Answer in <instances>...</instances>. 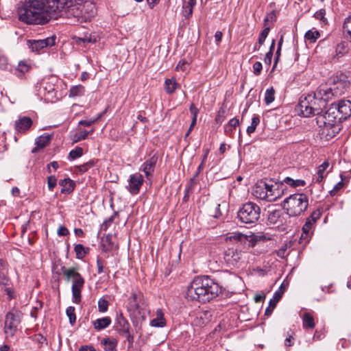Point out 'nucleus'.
Listing matches in <instances>:
<instances>
[{
	"instance_id": "1",
	"label": "nucleus",
	"mask_w": 351,
	"mask_h": 351,
	"mask_svg": "<svg viewBox=\"0 0 351 351\" xmlns=\"http://www.w3.org/2000/svg\"><path fill=\"white\" fill-rule=\"evenodd\" d=\"M62 5L60 0H25L17 13L19 20L26 23L45 24L57 18Z\"/></svg>"
},
{
	"instance_id": "2",
	"label": "nucleus",
	"mask_w": 351,
	"mask_h": 351,
	"mask_svg": "<svg viewBox=\"0 0 351 351\" xmlns=\"http://www.w3.org/2000/svg\"><path fill=\"white\" fill-rule=\"evenodd\" d=\"M62 5L60 0H25L17 13L19 20L26 23L45 24L57 18Z\"/></svg>"
},
{
	"instance_id": "3",
	"label": "nucleus",
	"mask_w": 351,
	"mask_h": 351,
	"mask_svg": "<svg viewBox=\"0 0 351 351\" xmlns=\"http://www.w3.org/2000/svg\"><path fill=\"white\" fill-rule=\"evenodd\" d=\"M221 291V287L213 279L206 276H198L187 287L186 297L204 303L216 298Z\"/></svg>"
},
{
	"instance_id": "4",
	"label": "nucleus",
	"mask_w": 351,
	"mask_h": 351,
	"mask_svg": "<svg viewBox=\"0 0 351 351\" xmlns=\"http://www.w3.org/2000/svg\"><path fill=\"white\" fill-rule=\"evenodd\" d=\"M62 7L59 13L64 12L67 18H74L75 21L84 23L90 21L96 14L95 5L89 1L60 0Z\"/></svg>"
},
{
	"instance_id": "5",
	"label": "nucleus",
	"mask_w": 351,
	"mask_h": 351,
	"mask_svg": "<svg viewBox=\"0 0 351 351\" xmlns=\"http://www.w3.org/2000/svg\"><path fill=\"white\" fill-rule=\"evenodd\" d=\"M308 199L303 193H295L289 195L282 203L283 208L290 217H295L303 213L307 208Z\"/></svg>"
},
{
	"instance_id": "6",
	"label": "nucleus",
	"mask_w": 351,
	"mask_h": 351,
	"mask_svg": "<svg viewBox=\"0 0 351 351\" xmlns=\"http://www.w3.org/2000/svg\"><path fill=\"white\" fill-rule=\"evenodd\" d=\"M61 271L67 282L72 281L73 301L75 303H79L82 298V290L85 283L84 278L78 272L77 268L75 267L66 268L63 266L61 267Z\"/></svg>"
},
{
	"instance_id": "7",
	"label": "nucleus",
	"mask_w": 351,
	"mask_h": 351,
	"mask_svg": "<svg viewBox=\"0 0 351 351\" xmlns=\"http://www.w3.org/2000/svg\"><path fill=\"white\" fill-rule=\"evenodd\" d=\"M337 114L338 111H336L335 107H333L332 105L325 112H323L321 110L316 117L317 125L320 128H324L326 130L332 129V132H337V130H339L337 123L341 122Z\"/></svg>"
},
{
	"instance_id": "8",
	"label": "nucleus",
	"mask_w": 351,
	"mask_h": 351,
	"mask_svg": "<svg viewBox=\"0 0 351 351\" xmlns=\"http://www.w3.org/2000/svg\"><path fill=\"white\" fill-rule=\"evenodd\" d=\"M301 113L304 117L317 115L324 104L318 99L314 93H311L300 99L299 103Z\"/></svg>"
},
{
	"instance_id": "9",
	"label": "nucleus",
	"mask_w": 351,
	"mask_h": 351,
	"mask_svg": "<svg viewBox=\"0 0 351 351\" xmlns=\"http://www.w3.org/2000/svg\"><path fill=\"white\" fill-rule=\"evenodd\" d=\"M260 215V207L255 203L247 202L239 209L237 217L242 223L251 224L258 220Z\"/></svg>"
},
{
	"instance_id": "10",
	"label": "nucleus",
	"mask_w": 351,
	"mask_h": 351,
	"mask_svg": "<svg viewBox=\"0 0 351 351\" xmlns=\"http://www.w3.org/2000/svg\"><path fill=\"white\" fill-rule=\"evenodd\" d=\"M21 313L17 310L8 312L5 317L4 332L6 337H13L21 322Z\"/></svg>"
},
{
	"instance_id": "11",
	"label": "nucleus",
	"mask_w": 351,
	"mask_h": 351,
	"mask_svg": "<svg viewBox=\"0 0 351 351\" xmlns=\"http://www.w3.org/2000/svg\"><path fill=\"white\" fill-rule=\"evenodd\" d=\"M335 97L345 93L350 87V81L345 74L341 73L334 76L329 84Z\"/></svg>"
},
{
	"instance_id": "12",
	"label": "nucleus",
	"mask_w": 351,
	"mask_h": 351,
	"mask_svg": "<svg viewBox=\"0 0 351 351\" xmlns=\"http://www.w3.org/2000/svg\"><path fill=\"white\" fill-rule=\"evenodd\" d=\"M158 155L154 153L152 156L147 158L141 166L140 171H142L146 178L150 180L155 171V167L158 161Z\"/></svg>"
},
{
	"instance_id": "13",
	"label": "nucleus",
	"mask_w": 351,
	"mask_h": 351,
	"mask_svg": "<svg viewBox=\"0 0 351 351\" xmlns=\"http://www.w3.org/2000/svg\"><path fill=\"white\" fill-rule=\"evenodd\" d=\"M335 107L336 111H338V117L341 121L346 120L351 115V101L349 100H340L337 103L332 104Z\"/></svg>"
},
{
	"instance_id": "14",
	"label": "nucleus",
	"mask_w": 351,
	"mask_h": 351,
	"mask_svg": "<svg viewBox=\"0 0 351 351\" xmlns=\"http://www.w3.org/2000/svg\"><path fill=\"white\" fill-rule=\"evenodd\" d=\"M55 37H48L42 40H28L27 45L32 51L39 52L45 47L55 45Z\"/></svg>"
},
{
	"instance_id": "15",
	"label": "nucleus",
	"mask_w": 351,
	"mask_h": 351,
	"mask_svg": "<svg viewBox=\"0 0 351 351\" xmlns=\"http://www.w3.org/2000/svg\"><path fill=\"white\" fill-rule=\"evenodd\" d=\"M313 93L324 104L325 102L332 99L333 97H335L330 84L328 83L322 84Z\"/></svg>"
},
{
	"instance_id": "16",
	"label": "nucleus",
	"mask_w": 351,
	"mask_h": 351,
	"mask_svg": "<svg viewBox=\"0 0 351 351\" xmlns=\"http://www.w3.org/2000/svg\"><path fill=\"white\" fill-rule=\"evenodd\" d=\"M143 183V176L140 173L130 175L127 189L132 194H137Z\"/></svg>"
},
{
	"instance_id": "17",
	"label": "nucleus",
	"mask_w": 351,
	"mask_h": 351,
	"mask_svg": "<svg viewBox=\"0 0 351 351\" xmlns=\"http://www.w3.org/2000/svg\"><path fill=\"white\" fill-rule=\"evenodd\" d=\"M43 84H45L43 87V94L45 100L51 102L56 101L58 97L56 85H53L51 81L44 82Z\"/></svg>"
},
{
	"instance_id": "18",
	"label": "nucleus",
	"mask_w": 351,
	"mask_h": 351,
	"mask_svg": "<svg viewBox=\"0 0 351 351\" xmlns=\"http://www.w3.org/2000/svg\"><path fill=\"white\" fill-rule=\"evenodd\" d=\"M241 258V253L234 249L229 248L224 253V259L227 263L234 265Z\"/></svg>"
},
{
	"instance_id": "19",
	"label": "nucleus",
	"mask_w": 351,
	"mask_h": 351,
	"mask_svg": "<svg viewBox=\"0 0 351 351\" xmlns=\"http://www.w3.org/2000/svg\"><path fill=\"white\" fill-rule=\"evenodd\" d=\"M267 189V182H258L253 189V195L257 198L265 200L268 197Z\"/></svg>"
},
{
	"instance_id": "20",
	"label": "nucleus",
	"mask_w": 351,
	"mask_h": 351,
	"mask_svg": "<svg viewBox=\"0 0 351 351\" xmlns=\"http://www.w3.org/2000/svg\"><path fill=\"white\" fill-rule=\"evenodd\" d=\"M32 125V119L29 117H23L15 122V129L18 132L23 133L28 130Z\"/></svg>"
},
{
	"instance_id": "21",
	"label": "nucleus",
	"mask_w": 351,
	"mask_h": 351,
	"mask_svg": "<svg viewBox=\"0 0 351 351\" xmlns=\"http://www.w3.org/2000/svg\"><path fill=\"white\" fill-rule=\"evenodd\" d=\"M116 329L120 335L127 333L130 330V324L122 314H119L117 316Z\"/></svg>"
},
{
	"instance_id": "22",
	"label": "nucleus",
	"mask_w": 351,
	"mask_h": 351,
	"mask_svg": "<svg viewBox=\"0 0 351 351\" xmlns=\"http://www.w3.org/2000/svg\"><path fill=\"white\" fill-rule=\"evenodd\" d=\"M225 240L232 243H245L248 240V237L240 232H232L226 234Z\"/></svg>"
},
{
	"instance_id": "23",
	"label": "nucleus",
	"mask_w": 351,
	"mask_h": 351,
	"mask_svg": "<svg viewBox=\"0 0 351 351\" xmlns=\"http://www.w3.org/2000/svg\"><path fill=\"white\" fill-rule=\"evenodd\" d=\"M283 215V213L281 210H273L269 211L267 219L270 223L281 225L284 220Z\"/></svg>"
},
{
	"instance_id": "24",
	"label": "nucleus",
	"mask_w": 351,
	"mask_h": 351,
	"mask_svg": "<svg viewBox=\"0 0 351 351\" xmlns=\"http://www.w3.org/2000/svg\"><path fill=\"white\" fill-rule=\"evenodd\" d=\"M267 188L268 197L265 198L266 201L274 202L280 197V192L276 184L267 183Z\"/></svg>"
},
{
	"instance_id": "25",
	"label": "nucleus",
	"mask_w": 351,
	"mask_h": 351,
	"mask_svg": "<svg viewBox=\"0 0 351 351\" xmlns=\"http://www.w3.org/2000/svg\"><path fill=\"white\" fill-rule=\"evenodd\" d=\"M329 167V162L328 161H324L322 165H320L317 167V171L316 175L314 176L313 180L320 183L322 182L323 179L326 177V174L325 173L326 170Z\"/></svg>"
},
{
	"instance_id": "26",
	"label": "nucleus",
	"mask_w": 351,
	"mask_h": 351,
	"mask_svg": "<svg viewBox=\"0 0 351 351\" xmlns=\"http://www.w3.org/2000/svg\"><path fill=\"white\" fill-rule=\"evenodd\" d=\"M59 184L62 186L61 193L68 194L74 190L75 186V182L69 178L60 180Z\"/></svg>"
},
{
	"instance_id": "27",
	"label": "nucleus",
	"mask_w": 351,
	"mask_h": 351,
	"mask_svg": "<svg viewBox=\"0 0 351 351\" xmlns=\"http://www.w3.org/2000/svg\"><path fill=\"white\" fill-rule=\"evenodd\" d=\"M105 351H117V341L116 339L105 337L101 341Z\"/></svg>"
},
{
	"instance_id": "28",
	"label": "nucleus",
	"mask_w": 351,
	"mask_h": 351,
	"mask_svg": "<svg viewBox=\"0 0 351 351\" xmlns=\"http://www.w3.org/2000/svg\"><path fill=\"white\" fill-rule=\"evenodd\" d=\"M156 318L151 321V325L154 327H163L166 324L164 314L161 309H158L156 313Z\"/></svg>"
},
{
	"instance_id": "29",
	"label": "nucleus",
	"mask_w": 351,
	"mask_h": 351,
	"mask_svg": "<svg viewBox=\"0 0 351 351\" xmlns=\"http://www.w3.org/2000/svg\"><path fill=\"white\" fill-rule=\"evenodd\" d=\"M111 324V319L109 317L99 318L93 322L95 330H101L107 328Z\"/></svg>"
},
{
	"instance_id": "30",
	"label": "nucleus",
	"mask_w": 351,
	"mask_h": 351,
	"mask_svg": "<svg viewBox=\"0 0 351 351\" xmlns=\"http://www.w3.org/2000/svg\"><path fill=\"white\" fill-rule=\"evenodd\" d=\"M196 4V0H188L183 4V15L185 18H189L193 14V8Z\"/></svg>"
},
{
	"instance_id": "31",
	"label": "nucleus",
	"mask_w": 351,
	"mask_h": 351,
	"mask_svg": "<svg viewBox=\"0 0 351 351\" xmlns=\"http://www.w3.org/2000/svg\"><path fill=\"white\" fill-rule=\"evenodd\" d=\"M343 33L345 38L351 42V15L346 17L343 21Z\"/></svg>"
},
{
	"instance_id": "32",
	"label": "nucleus",
	"mask_w": 351,
	"mask_h": 351,
	"mask_svg": "<svg viewBox=\"0 0 351 351\" xmlns=\"http://www.w3.org/2000/svg\"><path fill=\"white\" fill-rule=\"evenodd\" d=\"M166 92L169 94H172L174 91L180 87L174 78L167 79L165 82Z\"/></svg>"
},
{
	"instance_id": "33",
	"label": "nucleus",
	"mask_w": 351,
	"mask_h": 351,
	"mask_svg": "<svg viewBox=\"0 0 351 351\" xmlns=\"http://www.w3.org/2000/svg\"><path fill=\"white\" fill-rule=\"evenodd\" d=\"M319 32L315 28H313L312 29H310L306 32L304 38L311 43H314L319 38Z\"/></svg>"
},
{
	"instance_id": "34",
	"label": "nucleus",
	"mask_w": 351,
	"mask_h": 351,
	"mask_svg": "<svg viewBox=\"0 0 351 351\" xmlns=\"http://www.w3.org/2000/svg\"><path fill=\"white\" fill-rule=\"evenodd\" d=\"M239 125V121L237 118L231 119L228 123L224 126V130L226 134L231 136L234 130Z\"/></svg>"
},
{
	"instance_id": "35",
	"label": "nucleus",
	"mask_w": 351,
	"mask_h": 351,
	"mask_svg": "<svg viewBox=\"0 0 351 351\" xmlns=\"http://www.w3.org/2000/svg\"><path fill=\"white\" fill-rule=\"evenodd\" d=\"M85 88L82 85H76L73 86L70 88L69 90V97H80L84 94Z\"/></svg>"
},
{
	"instance_id": "36",
	"label": "nucleus",
	"mask_w": 351,
	"mask_h": 351,
	"mask_svg": "<svg viewBox=\"0 0 351 351\" xmlns=\"http://www.w3.org/2000/svg\"><path fill=\"white\" fill-rule=\"evenodd\" d=\"M302 324L304 328H313L315 327L313 317L309 313H305L304 314Z\"/></svg>"
},
{
	"instance_id": "37",
	"label": "nucleus",
	"mask_w": 351,
	"mask_h": 351,
	"mask_svg": "<svg viewBox=\"0 0 351 351\" xmlns=\"http://www.w3.org/2000/svg\"><path fill=\"white\" fill-rule=\"evenodd\" d=\"M283 182L293 187L304 186L306 184L303 180H293L289 177L285 178Z\"/></svg>"
},
{
	"instance_id": "38",
	"label": "nucleus",
	"mask_w": 351,
	"mask_h": 351,
	"mask_svg": "<svg viewBox=\"0 0 351 351\" xmlns=\"http://www.w3.org/2000/svg\"><path fill=\"white\" fill-rule=\"evenodd\" d=\"M348 51V45L345 42L339 43L335 49L336 56L337 58L343 56Z\"/></svg>"
},
{
	"instance_id": "39",
	"label": "nucleus",
	"mask_w": 351,
	"mask_h": 351,
	"mask_svg": "<svg viewBox=\"0 0 351 351\" xmlns=\"http://www.w3.org/2000/svg\"><path fill=\"white\" fill-rule=\"evenodd\" d=\"M88 249H85L83 245L77 244L74 247V251L76 254V258L78 259H82L87 254Z\"/></svg>"
},
{
	"instance_id": "40",
	"label": "nucleus",
	"mask_w": 351,
	"mask_h": 351,
	"mask_svg": "<svg viewBox=\"0 0 351 351\" xmlns=\"http://www.w3.org/2000/svg\"><path fill=\"white\" fill-rule=\"evenodd\" d=\"M51 138V137L49 135L40 136V137L38 138L36 142L37 147L38 148L45 147L50 142Z\"/></svg>"
},
{
	"instance_id": "41",
	"label": "nucleus",
	"mask_w": 351,
	"mask_h": 351,
	"mask_svg": "<svg viewBox=\"0 0 351 351\" xmlns=\"http://www.w3.org/2000/svg\"><path fill=\"white\" fill-rule=\"evenodd\" d=\"M275 90L273 87L267 88L265 94V101L267 104H269L274 101Z\"/></svg>"
},
{
	"instance_id": "42",
	"label": "nucleus",
	"mask_w": 351,
	"mask_h": 351,
	"mask_svg": "<svg viewBox=\"0 0 351 351\" xmlns=\"http://www.w3.org/2000/svg\"><path fill=\"white\" fill-rule=\"evenodd\" d=\"M326 10L325 9H320L314 14V17L320 21L322 25H327L328 21L326 18Z\"/></svg>"
},
{
	"instance_id": "43",
	"label": "nucleus",
	"mask_w": 351,
	"mask_h": 351,
	"mask_svg": "<svg viewBox=\"0 0 351 351\" xmlns=\"http://www.w3.org/2000/svg\"><path fill=\"white\" fill-rule=\"evenodd\" d=\"M30 69V64L27 61H20L16 71L21 74L28 72Z\"/></svg>"
},
{
	"instance_id": "44",
	"label": "nucleus",
	"mask_w": 351,
	"mask_h": 351,
	"mask_svg": "<svg viewBox=\"0 0 351 351\" xmlns=\"http://www.w3.org/2000/svg\"><path fill=\"white\" fill-rule=\"evenodd\" d=\"M259 123H260V119H259L258 116L253 117V118L252 119L251 125L250 126H248L247 128V133L250 135L251 134L254 133L255 132L256 128L259 124Z\"/></svg>"
},
{
	"instance_id": "45",
	"label": "nucleus",
	"mask_w": 351,
	"mask_h": 351,
	"mask_svg": "<svg viewBox=\"0 0 351 351\" xmlns=\"http://www.w3.org/2000/svg\"><path fill=\"white\" fill-rule=\"evenodd\" d=\"M83 154V149L80 147H77L75 149H72L69 154V158L71 160H75L81 157Z\"/></svg>"
},
{
	"instance_id": "46",
	"label": "nucleus",
	"mask_w": 351,
	"mask_h": 351,
	"mask_svg": "<svg viewBox=\"0 0 351 351\" xmlns=\"http://www.w3.org/2000/svg\"><path fill=\"white\" fill-rule=\"evenodd\" d=\"M282 295V293L280 291H277L274 293L273 298L270 300L269 304L270 307L275 308L277 303L280 301Z\"/></svg>"
},
{
	"instance_id": "47",
	"label": "nucleus",
	"mask_w": 351,
	"mask_h": 351,
	"mask_svg": "<svg viewBox=\"0 0 351 351\" xmlns=\"http://www.w3.org/2000/svg\"><path fill=\"white\" fill-rule=\"evenodd\" d=\"M97 161V160H90L88 162H87L82 165H80L78 167L79 171H80L81 173H85L86 171H87L88 170V169L94 167L96 165Z\"/></svg>"
},
{
	"instance_id": "48",
	"label": "nucleus",
	"mask_w": 351,
	"mask_h": 351,
	"mask_svg": "<svg viewBox=\"0 0 351 351\" xmlns=\"http://www.w3.org/2000/svg\"><path fill=\"white\" fill-rule=\"evenodd\" d=\"M129 305L130 308L135 311L138 309L139 305L137 301V294L135 293H132L131 296L129 298Z\"/></svg>"
},
{
	"instance_id": "49",
	"label": "nucleus",
	"mask_w": 351,
	"mask_h": 351,
	"mask_svg": "<svg viewBox=\"0 0 351 351\" xmlns=\"http://www.w3.org/2000/svg\"><path fill=\"white\" fill-rule=\"evenodd\" d=\"M66 315L69 319V322L73 325L76 321V316L75 314V308L73 306H69L66 311Z\"/></svg>"
},
{
	"instance_id": "50",
	"label": "nucleus",
	"mask_w": 351,
	"mask_h": 351,
	"mask_svg": "<svg viewBox=\"0 0 351 351\" xmlns=\"http://www.w3.org/2000/svg\"><path fill=\"white\" fill-rule=\"evenodd\" d=\"M93 132V130H91L90 131L88 132L86 130L80 131L78 134L75 135V142H78L82 140H84L86 138V137L91 134Z\"/></svg>"
},
{
	"instance_id": "51",
	"label": "nucleus",
	"mask_w": 351,
	"mask_h": 351,
	"mask_svg": "<svg viewBox=\"0 0 351 351\" xmlns=\"http://www.w3.org/2000/svg\"><path fill=\"white\" fill-rule=\"evenodd\" d=\"M108 302L104 299H100L98 301V308L99 311L104 313L108 310Z\"/></svg>"
},
{
	"instance_id": "52",
	"label": "nucleus",
	"mask_w": 351,
	"mask_h": 351,
	"mask_svg": "<svg viewBox=\"0 0 351 351\" xmlns=\"http://www.w3.org/2000/svg\"><path fill=\"white\" fill-rule=\"evenodd\" d=\"M189 110L192 114V121H193V123L197 122V114L199 113V109L193 104H191L189 107Z\"/></svg>"
},
{
	"instance_id": "53",
	"label": "nucleus",
	"mask_w": 351,
	"mask_h": 351,
	"mask_svg": "<svg viewBox=\"0 0 351 351\" xmlns=\"http://www.w3.org/2000/svg\"><path fill=\"white\" fill-rule=\"evenodd\" d=\"M269 32V27H265L259 35L258 44L261 45L265 42Z\"/></svg>"
},
{
	"instance_id": "54",
	"label": "nucleus",
	"mask_w": 351,
	"mask_h": 351,
	"mask_svg": "<svg viewBox=\"0 0 351 351\" xmlns=\"http://www.w3.org/2000/svg\"><path fill=\"white\" fill-rule=\"evenodd\" d=\"M57 179L54 176H50L47 178L48 188L50 191H52L56 186Z\"/></svg>"
},
{
	"instance_id": "55",
	"label": "nucleus",
	"mask_w": 351,
	"mask_h": 351,
	"mask_svg": "<svg viewBox=\"0 0 351 351\" xmlns=\"http://www.w3.org/2000/svg\"><path fill=\"white\" fill-rule=\"evenodd\" d=\"M313 226V223L311 220L307 219L306 223L302 227V234H305L306 236L308 235L310 230L311 229ZM303 237V235H302Z\"/></svg>"
},
{
	"instance_id": "56",
	"label": "nucleus",
	"mask_w": 351,
	"mask_h": 351,
	"mask_svg": "<svg viewBox=\"0 0 351 351\" xmlns=\"http://www.w3.org/2000/svg\"><path fill=\"white\" fill-rule=\"evenodd\" d=\"M9 278L3 271H0V285L7 286L9 284Z\"/></svg>"
},
{
	"instance_id": "57",
	"label": "nucleus",
	"mask_w": 351,
	"mask_h": 351,
	"mask_svg": "<svg viewBox=\"0 0 351 351\" xmlns=\"http://www.w3.org/2000/svg\"><path fill=\"white\" fill-rule=\"evenodd\" d=\"M263 69V65L260 62H256L253 64V72L254 75H259L261 73V71Z\"/></svg>"
},
{
	"instance_id": "58",
	"label": "nucleus",
	"mask_w": 351,
	"mask_h": 351,
	"mask_svg": "<svg viewBox=\"0 0 351 351\" xmlns=\"http://www.w3.org/2000/svg\"><path fill=\"white\" fill-rule=\"evenodd\" d=\"M189 64L185 60H180L176 66L177 71H184L187 69Z\"/></svg>"
},
{
	"instance_id": "59",
	"label": "nucleus",
	"mask_w": 351,
	"mask_h": 351,
	"mask_svg": "<svg viewBox=\"0 0 351 351\" xmlns=\"http://www.w3.org/2000/svg\"><path fill=\"white\" fill-rule=\"evenodd\" d=\"M343 186V183L341 181L337 183L333 189L330 191V195L335 196Z\"/></svg>"
},
{
	"instance_id": "60",
	"label": "nucleus",
	"mask_w": 351,
	"mask_h": 351,
	"mask_svg": "<svg viewBox=\"0 0 351 351\" xmlns=\"http://www.w3.org/2000/svg\"><path fill=\"white\" fill-rule=\"evenodd\" d=\"M114 219V215H112L110 217H109L108 219L105 220L102 225H101V229L104 230H106L107 228L112 224Z\"/></svg>"
},
{
	"instance_id": "61",
	"label": "nucleus",
	"mask_w": 351,
	"mask_h": 351,
	"mask_svg": "<svg viewBox=\"0 0 351 351\" xmlns=\"http://www.w3.org/2000/svg\"><path fill=\"white\" fill-rule=\"evenodd\" d=\"M97 267L98 274H101L104 271V261L100 258H97Z\"/></svg>"
},
{
	"instance_id": "62",
	"label": "nucleus",
	"mask_w": 351,
	"mask_h": 351,
	"mask_svg": "<svg viewBox=\"0 0 351 351\" xmlns=\"http://www.w3.org/2000/svg\"><path fill=\"white\" fill-rule=\"evenodd\" d=\"M8 69V60L4 56H0V69L6 70Z\"/></svg>"
},
{
	"instance_id": "63",
	"label": "nucleus",
	"mask_w": 351,
	"mask_h": 351,
	"mask_svg": "<svg viewBox=\"0 0 351 351\" xmlns=\"http://www.w3.org/2000/svg\"><path fill=\"white\" fill-rule=\"evenodd\" d=\"M97 119H89V120H82L79 122L80 125L88 127L93 125L94 123L97 121Z\"/></svg>"
},
{
	"instance_id": "64",
	"label": "nucleus",
	"mask_w": 351,
	"mask_h": 351,
	"mask_svg": "<svg viewBox=\"0 0 351 351\" xmlns=\"http://www.w3.org/2000/svg\"><path fill=\"white\" fill-rule=\"evenodd\" d=\"M69 232L68 229L64 226H60L58 229V234L59 236H66Z\"/></svg>"
}]
</instances>
